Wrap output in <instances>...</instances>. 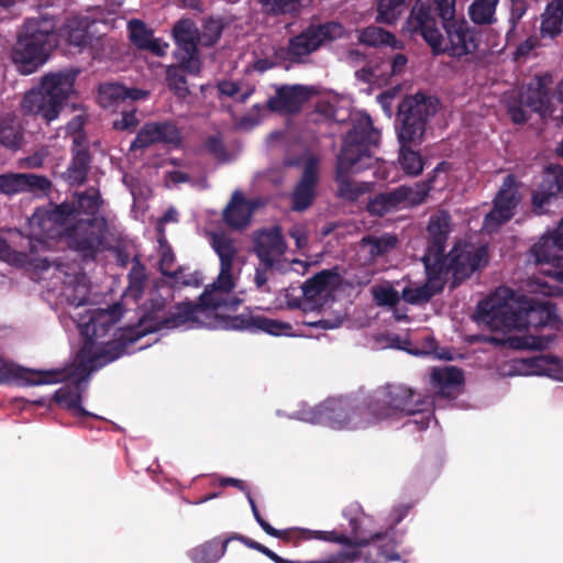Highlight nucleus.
Instances as JSON below:
<instances>
[{
    "label": "nucleus",
    "mask_w": 563,
    "mask_h": 563,
    "mask_svg": "<svg viewBox=\"0 0 563 563\" xmlns=\"http://www.w3.org/2000/svg\"><path fill=\"white\" fill-rule=\"evenodd\" d=\"M397 136L400 146H410L420 144L424 136V124L412 117L401 115L398 111Z\"/></svg>",
    "instance_id": "2f4dec72"
},
{
    "label": "nucleus",
    "mask_w": 563,
    "mask_h": 563,
    "mask_svg": "<svg viewBox=\"0 0 563 563\" xmlns=\"http://www.w3.org/2000/svg\"><path fill=\"white\" fill-rule=\"evenodd\" d=\"M290 235L295 239L298 249L306 246L307 231L303 225H295L290 231Z\"/></svg>",
    "instance_id": "680f3d73"
},
{
    "label": "nucleus",
    "mask_w": 563,
    "mask_h": 563,
    "mask_svg": "<svg viewBox=\"0 0 563 563\" xmlns=\"http://www.w3.org/2000/svg\"><path fill=\"white\" fill-rule=\"evenodd\" d=\"M309 97L310 91L303 86L283 87L269 101V107L274 111L291 113L299 110Z\"/></svg>",
    "instance_id": "a878e982"
},
{
    "label": "nucleus",
    "mask_w": 563,
    "mask_h": 563,
    "mask_svg": "<svg viewBox=\"0 0 563 563\" xmlns=\"http://www.w3.org/2000/svg\"><path fill=\"white\" fill-rule=\"evenodd\" d=\"M218 89L221 95L229 96V97H238L239 100L244 101L250 95L251 90H247L241 95H239V86L229 80H224L219 82Z\"/></svg>",
    "instance_id": "5fc2aeb1"
},
{
    "label": "nucleus",
    "mask_w": 563,
    "mask_h": 563,
    "mask_svg": "<svg viewBox=\"0 0 563 563\" xmlns=\"http://www.w3.org/2000/svg\"><path fill=\"white\" fill-rule=\"evenodd\" d=\"M412 398L411 389L390 386L375 394L366 411L352 407L345 400L329 399L318 408L301 410L297 418L310 423H323L335 430H357L384 419L420 411Z\"/></svg>",
    "instance_id": "7ed1b4c3"
},
{
    "label": "nucleus",
    "mask_w": 563,
    "mask_h": 563,
    "mask_svg": "<svg viewBox=\"0 0 563 563\" xmlns=\"http://www.w3.org/2000/svg\"><path fill=\"white\" fill-rule=\"evenodd\" d=\"M167 81L172 89H174L179 96L187 93V87L184 77L179 74L178 68L169 67L167 69Z\"/></svg>",
    "instance_id": "864d4df0"
},
{
    "label": "nucleus",
    "mask_w": 563,
    "mask_h": 563,
    "mask_svg": "<svg viewBox=\"0 0 563 563\" xmlns=\"http://www.w3.org/2000/svg\"><path fill=\"white\" fill-rule=\"evenodd\" d=\"M563 20V3L561 0H555L551 2L543 15L541 23V34L542 36H548L553 38L561 32Z\"/></svg>",
    "instance_id": "72a5a7b5"
},
{
    "label": "nucleus",
    "mask_w": 563,
    "mask_h": 563,
    "mask_svg": "<svg viewBox=\"0 0 563 563\" xmlns=\"http://www.w3.org/2000/svg\"><path fill=\"white\" fill-rule=\"evenodd\" d=\"M99 206V197L96 192L86 194L78 199V210L93 212Z\"/></svg>",
    "instance_id": "6e6d98bb"
},
{
    "label": "nucleus",
    "mask_w": 563,
    "mask_h": 563,
    "mask_svg": "<svg viewBox=\"0 0 563 563\" xmlns=\"http://www.w3.org/2000/svg\"><path fill=\"white\" fill-rule=\"evenodd\" d=\"M210 243L219 258V274L216 280L209 285L200 296V305L191 306L185 303L178 308L177 312L167 320L168 328H185V325H175L179 316L183 318L188 316L187 310L205 309L208 317L201 316L202 319H209L214 316L213 310L221 307H234L240 303L232 292L240 279L242 267L245 264V256L241 245L225 233H211Z\"/></svg>",
    "instance_id": "39448f33"
},
{
    "label": "nucleus",
    "mask_w": 563,
    "mask_h": 563,
    "mask_svg": "<svg viewBox=\"0 0 563 563\" xmlns=\"http://www.w3.org/2000/svg\"><path fill=\"white\" fill-rule=\"evenodd\" d=\"M201 282H202V278L200 277V275L198 273L192 274V275H186V276L183 273H180V274L173 276L172 283L174 286H178V285L199 286L201 284Z\"/></svg>",
    "instance_id": "13d9d810"
},
{
    "label": "nucleus",
    "mask_w": 563,
    "mask_h": 563,
    "mask_svg": "<svg viewBox=\"0 0 563 563\" xmlns=\"http://www.w3.org/2000/svg\"><path fill=\"white\" fill-rule=\"evenodd\" d=\"M406 64H407V58L404 55L398 54L395 56V58L393 59L391 63L383 64V66H382L383 70L380 74H377L376 70H371V73L367 77V80L368 81H379L380 76H383L387 70H390L391 75L400 74L402 71V69L405 68Z\"/></svg>",
    "instance_id": "de8ad7c7"
},
{
    "label": "nucleus",
    "mask_w": 563,
    "mask_h": 563,
    "mask_svg": "<svg viewBox=\"0 0 563 563\" xmlns=\"http://www.w3.org/2000/svg\"><path fill=\"white\" fill-rule=\"evenodd\" d=\"M563 190V169L560 166H550L545 169L539 189L532 196L536 210L543 207Z\"/></svg>",
    "instance_id": "5701e85b"
},
{
    "label": "nucleus",
    "mask_w": 563,
    "mask_h": 563,
    "mask_svg": "<svg viewBox=\"0 0 563 563\" xmlns=\"http://www.w3.org/2000/svg\"><path fill=\"white\" fill-rule=\"evenodd\" d=\"M396 92H397L396 89H389V90L382 92L377 97L379 104L382 106V108L384 109V111L387 113L388 117H391V108H393L391 104H393V100L396 96Z\"/></svg>",
    "instance_id": "bf43d9fd"
},
{
    "label": "nucleus",
    "mask_w": 563,
    "mask_h": 563,
    "mask_svg": "<svg viewBox=\"0 0 563 563\" xmlns=\"http://www.w3.org/2000/svg\"><path fill=\"white\" fill-rule=\"evenodd\" d=\"M54 22L48 18L29 20L13 52V62L23 75L34 73L45 64L57 44Z\"/></svg>",
    "instance_id": "1a4fd4ad"
},
{
    "label": "nucleus",
    "mask_w": 563,
    "mask_h": 563,
    "mask_svg": "<svg viewBox=\"0 0 563 563\" xmlns=\"http://www.w3.org/2000/svg\"><path fill=\"white\" fill-rule=\"evenodd\" d=\"M88 294V286L85 277H76L75 283L66 282L64 295L65 297L76 306V310L79 309Z\"/></svg>",
    "instance_id": "a18cd8bd"
},
{
    "label": "nucleus",
    "mask_w": 563,
    "mask_h": 563,
    "mask_svg": "<svg viewBox=\"0 0 563 563\" xmlns=\"http://www.w3.org/2000/svg\"><path fill=\"white\" fill-rule=\"evenodd\" d=\"M487 263V250L483 245L473 243H460L449 254L448 257L439 258L438 268L443 267V277L448 271H453L456 279L468 277L476 269L485 266Z\"/></svg>",
    "instance_id": "2eb2a0df"
},
{
    "label": "nucleus",
    "mask_w": 563,
    "mask_h": 563,
    "mask_svg": "<svg viewBox=\"0 0 563 563\" xmlns=\"http://www.w3.org/2000/svg\"><path fill=\"white\" fill-rule=\"evenodd\" d=\"M431 186L429 184H417L415 187H400L395 190V199L400 207L416 206L424 200Z\"/></svg>",
    "instance_id": "4c0bfd02"
},
{
    "label": "nucleus",
    "mask_w": 563,
    "mask_h": 563,
    "mask_svg": "<svg viewBox=\"0 0 563 563\" xmlns=\"http://www.w3.org/2000/svg\"><path fill=\"white\" fill-rule=\"evenodd\" d=\"M221 24L219 21H209L206 25H205V30L202 32L201 35H199V43L203 44V45H211L213 44L218 37L220 36V33H221Z\"/></svg>",
    "instance_id": "603ef678"
},
{
    "label": "nucleus",
    "mask_w": 563,
    "mask_h": 563,
    "mask_svg": "<svg viewBox=\"0 0 563 563\" xmlns=\"http://www.w3.org/2000/svg\"><path fill=\"white\" fill-rule=\"evenodd\" d=\"M296 3L305 5L308 0H264V5L273 12H292L296 10Z\"/></svg>",
    "instance_id": "8fccbe9b"
},
{
    "label": "nucleus",
    "mask_w": 563,
    "mask_h": 563,
    "mask_svg": "<svg viewBox=\"0 0 563 563\" xmlns=\"http://www.w3.org/2000/svg\"><path fill=\"white\" fill-rule=\"evenodd\" d=\"M121 316L120 305L108 309H88L85 314L76 311L73 317L77 319L84 344L74 363L64 369L46 372L19 369L20 376L25 377L26 383L35 385L55 384L62 380L74 382L75 387L59 388L54 398L62 408L69 410L75 417L90 416L80 405L81 395L78 384L86 380L92 371L120 357L128 344L143 335L142 331L133 329H120L111 334Z\"/></svg>",
    "instance_id": "f257e3e1"
},
{
    "label": "nucleus",
    "mask_w": 563,
    "mask_h": 563,
    "mask_svg": "<svg viewBox=\"0 0 563 563\" xmlns=\"http://www.w3.org/2000/svg\"><path fill=\"white\" fill-rule=\"evenodd\" d=\"M174 36L178 45L177 58L187 71L198 73L200 62L197 56V42H199L200 36L194 23L189 20L179 21L174 27Z\"/></svg>",
    "instance_id": "f3484780"
},
{
    "label": "nucleus",
    "mask_w": 563,
    "mask_h": 563,
    "mask_svg": "<svg viewBox=\"0 0 563 563\" xmlns=\"http://www.w3.org/2000/svg\"><path fill=\"white\" fill-rule=\"evenodd\" d=\"M21 141L20 130L12 124L0 125V143L7 147L15 148Z\"/></svg>",
    "instance_id": "09e8293b"
},
{
    "label": "nucleus",
    "mask_w": 563,
    "mask_h": 563,
    "mask_svg": "<svg viewBox=\"0 0 563 563\" xmlns=\"http://www.w3.org/2000/svg\"><path fill=\"white\" fill-rule=\"evenodd\" d=\"M228 542L229 540H224L222 542L212 540L207 542L194 549L191 558L195 563H214L224 554Z\"/></svg>",
    "instance_id": "c9c22d12"
},
{
    "label": "nucleus",
    "mask_w": 563,
    "mask_h": 563,
    "mask_svg": "<svg viewBox=\"0 0 563 563\" xmlns=\"http://www.w3.org/2000/svg\"><path fill=\"white\" fill-rule=\"evenodd\" d=\"M302 177L294 191V209L303 210L314 198V186L318 179V159L310 154L305 155L300 163Z\"/></svg>",
    "instance_id": "412c9836"
},
{
    "label": "nucleus",
    "mask_w": 563,
    "mask_h": 563,
    "mask_svg": "<svg viewBox=\"0 0 563 563\" xmlns=\"http://www.w3.org/2000/svg\"><path fill=\"white\" fill-rule=\"evenodd\" d=\"M0 260L11 265L21 266L25 263V255L12 251L7 242L0 238Z\"/></svg>",
    "instance_id": "3c124183"
},
{
    "label": "nucleus",
    "mask_w": 563,
    "mask_h": 563,
    "mask_svg": "<svg viewBox=\"0 0 563 563\" xmlns=\"http://www.w3.org/2000/svg\"><path fill=\"white\" fill-rule=\"evenodd\" d=\"M74 80V75L68 73L44 76L40 87L24 96L21 102L22 113L41 117L46 122L55 120L63 101L73 92Z\"/></svg>",
    "instance_id": "9d476101"
},
{
    "label": "nucleus",
    "mask_w": 563,
    "mask_h": 563,
    "mask_svg": "<svg viewBox=\"0 0 563 563\" xmlns=\"http://www.w3.org/2000/svg\"><path fill=\"white\" fill-rule=\"evenodd\" d=\"M173 261H174L173 254L165 251L163 253L162 260H161V268H162L163 274H165V275L168 274V268H169L170 264L173 263Z\"/></svg>",
    "instance_id": "338daca9"
},
{
    "label": "nucleus",
    "mask_w": 563,
    "mask_h": 563,
    "mask_svg": "<svg viewBox=\"0 0 563 563\" xmlns=\"http://www.w3.org/2000/svg\"><path fill=\"white\" fill-rule=\"evenodd\" d=\"M139 121L135 117L134 112H126L123 113L122 118L120 120H115L113 122V126L115 130L119 131H125V130H132L137 125Z\"/></svg>",
    "instance_id": "4d7b16f0"
},
{
    "label": "nucleus",
    "mask_w": 563,
    "mask_h": 563,
    "mask_svg": "<svg viewBox=\"0 0 563 563\" xmlns=\"http://www.w3.org/2000/svg\"><path fill=\"white\" fill-rule=\"evenodd\" d=\"M398 163L401 169L409 176H417L423 169V161L420 154L409 148L400 146Z\"/></svg>",
    "instance_id": "ea45409f"
},
{
    "label": "nucleus",
    "mask_w": 563,
    "mask_h": 563,
    "mask_svg": "<svg viewBox=\"0 0 563 563\" xmlns=\"http://www.w3.org/2000/svg\"><path fill=\"white\" fill-rule=\"evenodd\" d=\"M355 558L356 553L346 551L332 555L325 560L316 561V563H351Z\"/></svg>",
    "instance_id": "052dcab7"
},
{
    "label": "nucleus",
    "mask_w": 563,
    "mask_h": 563,
    "mask_svg": "<svg viewBox=\"0 0 563 563\" xmlns=\"http://www.w3.org/2000/svg\"><path fill=\"white\" fill-rule=\"evenodd\" d=\"M342 321H343V317L342 316H338L333 320L321 319V320L312 322L310 324L311 325H318V327H321L323 329H335V328H338L342 323Z\"/></svg>",
    "instance_id": "0e129e2a"
},
{
    "label": "nucleus",
    "mask_w": 563,
    "mask_h": 563,
    "mask_svg": "<svg viewBox=\"0 0 563 563\" xmlns=\"http://www.w3.org/2000/svg\"><path fill=\"white\" fill-rule=\"evenodd\" d=\"M349 104L350 100L347 98L329 93L320 100L318 104V111L328 118L341 121L344 118L340 114V112L344 109H347Z\"/></svg>",
    "instance_id": "58836bf2"
},
{
    "label": "nucleus",
    "mask_w": 563,
    "mask_h": 563,
    "mask_svg": "<svg viewBox=\"0 0 563 563\" xmlns=\"http://www.w3.org/2000/svg\"><path fill=\"white\" fill-rule=\"evenodd\" d=\"M343 33L342 25L335 22L309 27L290 41L289 54L294 58L309 55L327 42L341 37Z\"/></svg>",
    "instance_id": "dca6fc26"
},
{
    "label": "nucleus",
    "mask_w": 563,
    "mask_h": 563,
    "mask_svg": "<svg viewBox=\"0 0 563 563\" xmlns=\"http://www.w3.org/2000/svg\"><path fill=\"white\" fill-rule=\"evenodd\" d=\"M178 141L179 133L175 125L170 123L146 124L131 146L132 148H142L157 142L177 143Z\"/></svg>",
    "instance_id": "393cba45"
},
{
    "label": "nucleus",
    "mask_w": 563,
    "mask_h": 563,
    "mask_svg": "<svg viewBox=\"0 0 563 563\" xmlns=\"http://www.w3.org/2000/svg\"><path fill=\"white\" fill-rule=\"evenodd\" d=\"M428 232L432 239V244L428 247L426 254L432 253V262H439L444 250V241L450 232V218L446 213H439L431 218L428 225Z\"/></svg>",
    "instance_id": "c756f323"
},
{
    "label": "nucleus",
    "mask_w": 563,
    "mask_h": 563,
    "mask_svg": "<svg viewBox=\"0 0 563 563\" xmlns=\"http://www.w3.org/2000/svg\"><path fill=\"white\" fill-rule=\"evenodd\" d=\"M148 91L137 88H126L120 84L108 82L99 87L98 101L103 108L118 107L125 100H142L147 98Z\"/></svg>",
    "instance_id": "b1692460"
},
{
    "label": "nucleus",
    "mask_w": 563,
    "mask_h": 563,
    "mask_svg": "<svg viewBox=\"0 0 563 563\" xmlns=\"http://www.w3.org/2000/svg\"><path fill=\"white\" fill-rule=\"evenodd\" d=\"M508 366L509 369H503V375H545L556 380H563V362L552 356L515 360Z\"/></svg>",
    "instance_id": "aec40b11"
},
{
    "label": "nucleus",
    "mask_w": 563,
    "mask_h": 563,
    "mask_svg": "<svg viewBox=\"0 0 563 563\" xmlns=\"http://www.w3.org/2000/svg\"><path fill=\"white\" fill-rule=\"evenodd\" d=\"M74 210L63 205L52 211L37 210L27 222V234L33 252L52 247V241L64 236L67 244L81 252L95 251L101 244L99 234L90 231L88 223H79L74 231H66L65 227L74 219Z\"/></svg>",
    "instance_id": "423d86ee"
},
{
    "label": "nucleus",
    "mask_w": 563,
    "mask_h": 563,
    "mask_svg": "<svg viewBox=\"0 0 563 563\" xmlns=\"http://www.w3.org/2000/svg\"><path fill=\"white\" fill-rule=\"evenodd\" d=\"M340 283L339 274L323 271L302 285V298L298 302H289V306L298 307L303 311L320 310L333 300Z\"/></svg>",
    "instance_id": "4468645a"
},
{
    "label": "nucleus",
    "mask_w": 563,
    "mask_h": 563,
    "mask_svg": "<svg viewBox=\"0 0 563 563\" xmlns=\"http://www.w3.org/2000/svg\"><path fill=\"white\" fill-rule=\"evenodd\" d=\"M358 41L371 46L387 45L394 48L399 47V42L394 35L378 26H369L362 30L358 34Z\"/></svg>",
    "instance_id": "e433bc0d"
},
{
    "label": "nucleus",
    "mask_w": 563,
    "mask_h": 563,
    "mask_svg": "<svg viewBox=\"0 0 563 563\" xmlns=\"http://www.w3.org/2000/svg\"><path fill=\"white\" fill-rule=\"evenodd\" d=\"M423 263L428 276L427 283L423 286L412 284L402 289L404 300L412 305L429 300L444 286L443 267L438 268V264L432 262V253L423 256Z\"/></svg>",
    "instance_id": "6ab92c4d"
},
{
    "label": "nucleus",
    "mask_w": 563,
    "mask_h": 563,
    "mask_svg": "<svg viewBox=\"0 0 563 563\" xmlns=\"http://www.w3.org/2000/svg\"><path fill=\"white\" fill-rule=\"evenodd\" d=\"M374 300L378 306L393 307L399 300V294L389 282H383L371 289Z\"/></svg>",
    "instance_id": "c03bdc74"
},
{
    "label": "nucleus",
    "mask_w": 563,
    "mask_h": 563,
    "mask_svg": "<svg viewBox=\"0 0 563 563\" xmlns=\"http://www.w3.org/2000/svg\"><path fill=\"white\" fill-rule=\"evenodd\" d=\"M250 506L252 508L253 515L262 527V529L269 536L280 539H297V540H310L318 539L324 541H335L346 545H353L354 548H361L368 544H374L373 549L376 551L375 556L371 554L369 560L372 563H387L388 561L397 560L398 555L394 551V544L390 540H387L386 543H378L382 539L379 533L372 534L369 530L371 519L362 515L351 521L353 537L351 539L345 538L343 536H339L335 532L331 531H319V530H308V529H290L285 531H279L273 528L268 522H266L260 515L257 507L255 505L254 499L251 494H246Z\"/></svg>",
    "instance_id": "0eeeda50"
},
{
    "label": "nucleus",
    "mask_w": 563,
    "mask_h": 563,
    "mask_svg": "<svg viewBox=\"0 0 563 563\" xmlns=\"http://www.w3.org/2000/svg\"><path fill=\"white\" fill-rule=\"evenodd\" d=\"M176 221H177V211L175 209L167 210V212L164 214V217L161 218L157 222V229H158L159 233L162 234L164 224H166L168 222H176Z\"/></svg>",
    "instance_id": "69168bd1"
},
{
    "label": "nucleus",
    "mask_w": 563,
    "mask_h": 563,
    "mask_svg": "<svg viewBox=\"0 0 563 563\" xmlns=\"http://www.w3.org/2000/svg\"><path fill=\"white\" fill-rule=\"evenodd\" d=\"M438 110L437 99L424 96L423 93H415L406 97L399 104L398 111L401 115L412 117L426 124V121L435 114Z\"/></svg>",
    "instance_id": "bb28decb"
},
{
    "label": "nucleus",
    "mask_w": 563,
    "mask_h": 563,
    "mask_svg": "<svg viewBox=\"0 0 563 563\" xmlns=\"http://www.w3.org/2000/svg\"><path fill=\"white\" fill-rule=\"evenodd\" d=\"M552 79L545 75L534 78L528 87L520 92L518 99H508L507 109L515 123H523L529 118V111L539 113L542 118L552 113L550 88Z\"/></svg>",
    "instance_id": "ddd939ff"
},
{
    "label": "nucleus",
    "mask_w": 563,
    "mask_h": 563,
    "mask_svg": "<svg viewBox=\"0 0 563 563\" xmlns=\"http://www.w3.org/2000/svg\"><path fill=\"white\" fill-rule=\"evenodd\" d=\"M353 128L344 139L341 153L338 157L336 177L340 183V195L354 199L358 196V190H352L351 185L345 179L350 170H361L373 164L372 148L376 146L379 140V132L372 128L371 119L367 114L357 112L352 117Z\"/></svg>",
    "instance_id": "6e6552de"
},
{
    "label": "nucleus",
    "mask_w": 563,
    "mask_h": 563,
    "mask_svg": "<svg viewBox=\"0 0 563 563\" xmlns=\"http://www.w3.org/2000/svg\"><path fill=\"white\" fill-rule=\"evenodd\" d=\"M397 239L393 235H384L380 238L369 236L362 240V249L372 255L379 256L394 249Z\"/></svg>",
    "instance_id": "a19ab883"
},
{
    "label": "nucleus",
    "mask_w": 563,
    "mask_h": 563,
    "mask_svg": "<svg viewBox=\"0 0 563 563\" xmlns=\"http://www.w3.org/2000/svg\"><path fill=\"white\" fill-rule=\"evenodd\" d=\"M406 0H379L377 21L394 23L405 10Z\"/></svg>",
    "instance_id": "79ce46f5"
},
{
    "label": "nucleus",
    "mask_w": 563,
    "mask_h": 563,
    "mask_svg": "<svg viewBox=\"0 0 563 563\" xmlns=\"http://www.w3.org/2000/svg\"><path fill=\"white\" fill-rule=\"evenodd\" d=\"M519 200L520 197L515 178L508 176L496 197L494 209L485 219L484 228L487 231H494L500 224L508 221L512 217L514 209Z\"/></svg>",
    "instance_id": "a211bd4d"
},
{
    "label": "nucleus",
    "mask_w": 563,
    "mask_h": 563,
    "mask_svg": "<svg viewBox=\"0 0 563 563\" xmlns=\"http://www.w3.org/2000/svg\"><path fill=\"white\" fill-rule=\"evenodd\" d=\"M130 38L140 48L148 49L157 56L166 54L168 44L152 36L150 30L140 22L132 21L129 23Z\"/></svg>",
    "instance_id": "7c9ffc66"
},
{
    "label": "nucleus",
    "mask_w": 563,
    "mask_h": 563,
    "mask_svg": "<svg viewBox=\"0 0 563 563\" xmlns=\"http://www.w3.org/2000/svg\"><path fill=\"white\" fill-rule=\"evenodd\" d=\"M85 173L86 165L84 162H81L80 166L77 167L76 165H74L68 169V178L74 183H81L85 177Z\"/></svg>",
    "instance_id": "e2e57ef3"
},
{
    "label": "nucleus",
    "mask_w": 563,
    "mask_h": 563,
    "mask_svg": "<svg viewBox=\"0 0 563 563\" xmlns=\"http://www.w3.org/2000/svg\"><path fill=\"white\" fill-rule=\"evenodd\" d=\"M88 26L89 21L86 18H74L64 26L60 36L75 46H84L88 42Z\"/></svg>",
    "instance_id": "f704fd0d"
},
{
    "label": "nucleus",
    "mask_w": 563,
    "mask_h": 563,
    "mask_svg": "<svg viewBox=\"0 0 563 563\" xmlns=\"http://www.w3.org/2000/svg\"><path fill=\"white\" fill-rule=\"evenodd\" d=\"M531 256L537 264H550L553 269L548 271L550 280L541 282L531 278L527 282V290L531 294L552 296L562 294L563 290L556 285L563 284V220L559 227L545 234L530 250Z\"/></svg>",
    "instance_id": "9b49d317"
},
{
    "label": "nucleus",
    "mask_w": 563,
    "mask_h": 563,
    "mask_svg": "<svg viewBox=\"0 0 563 563\" xmlns=\"http://www.w3.org/2000/svg\"><path fill=\"white\" fill-rule=\"evenodd\" d=\"M463 383L462 373L451 366L433 368L431 385L443 396H451Z\"/></svg>",
    "instance_id": "473e14b6"
},
{
    "label": "nucleus",
    "mask_w": 563,
    "mask_h": 563,
    "mask_svg": "<svg viewBox=\"0 0 563 563\" xmlns=\"http://www.w3.org/2000/svg\"><path fill=\"white\" fill-rule=\"evenodd\" d=\"M476 320L492 331L501 332L504 338L496 340L512 349L542 350L551 339L537 336L531 331L554 324L556 314L548 302L532 305L522 295L500 287L478 305Z\"/></svg>",
    "instance_id": "f03ea898"
},
{
    "label": "nucleus",
    "mask_w": 563,
    "mask_h": 563,
    "mask_svg": "<svg viewBox=\"0 0 563 563\" xmlns=\"http://www.w3.org/2000/svg\"><path fill=\"white\" fill-rule=\"evenodd\" d=\"M498 0H476L470 8L471 19L477 23H492Z\"/></svg>",
    "instance_id": "37998d69"
},
{
    "label": "nucleus",
    "mask_w": 563,
    "mask_h": 563,
    "mask_svg": "<svg viewBox=\"0 0 563 563\" xmlns=\"http://www.w3.org/2000/svg\"><path fill=\"white\" fill-rule=\"evenodd\" d=\"M449 166L445 163L439 164L433 170L432 181L439 178L441 175H446Z\"/></svg>",
    "instance_id": "774afa93"
},
{
    "label": "nucleus",
    "mask_w": 563,
    "mask_h": 563,
    "mask_svg": "<svg viewBox=\"0 0 563 563\" xmlns=\"http://www.w3.org/2000/svg\"><path fill=\"white\" fill-rule=\"evenodd\" d=\"M395 198V191L388 195H378L369 201L368 211L373 214L383 216L393 209L399 208L400 206Z\"/></svg>",
    "instance_id": "49530a36"
},
{
    "label": "nucleus",
    "mask_w": 563,
    "mask_h": 563,
    "mask_svg": "<svg viewBox=\"0 0 563 563\" xmlns=\"http://www.w3.org/2000/svg\"><path fill=\"white\" fill-rule=\"evenodd\" d=\"M186 313L188 316L176 319L175 325H185L186 329L198 328V327H207V328H225V329H250L253 331H263L271 335H291L292 328L289 323L267 318L264 316H254L250 318L247 321H243L240 319H231V320H219L217 316L209 319H202L201 316L208 317V313L205 309H196L187 310Z\"/></svg>",
    "instance_id": "f8f14e48"
},
{
    "label": "nucleus",
    "mask_w": 563,
    "mask_h": 563,
    "mask_svg": "<svg viewBox=\"0 0 563 563\" xmlns=\"http://www.w3.org/2000/svg\"><path fill=\"white\" fill-rule=\"evenodd\" d=\"M418 0L408 18L404 32L419 33L434 53L446 52L451 56L461 57L474 52L477 47L474 33L465 21L454 20V0Z\"/></svg>",
    "instance_id": "20e7f679"
},
{
    "label": "nucleus",
    "mask_w": 563,
    "mask_h": 563,
    "mask_svg": "<svg viewBox=\"0 0 563 563\" xmlns=\"http://www.w3.org/2000/svg\"><path fill=\"white\" fill-rule=\"evenodd\" d=\"M256 206L255 200H246L241 192L235 191L224 210V220L232 228H244L250 223L252 212Z\"/></svg>",
    "instance_id": "c85d7f7f"
},
{
    "label": "nucleus",
    "mask_w": 563,
    "mask_h": 563,
    "mask_svg": "<svg viewBox=\"0 0 563 563\" xmlns=\"http://www.w3.org/2000/svg\"><path fill=\"white\" fill-rule=\"evenodd\" d=\"M255 247L263 262L273 265L285 252L286 245L282 239L280 231L274 228L260 232L255 238Z\"/></svg>",
    "instance_id": "cd10ccee"
},
{
    "label": "nucleus",
    "mask_w": 563,
    "mask_h": 563,
    "mask_svg": "<svg viewBox=\"0 0 563 563\" xmlns=\"http://www.w3.org/2000/svg\"><path fill=\"white\" fill-rule=\"evenodd\" d=\"M49 181L33 174H5L0 175V192L3 195H15L22 191L46 192Z\"/></svg>",
    "instance_id": "4be33fe9"
}]
</instances>
